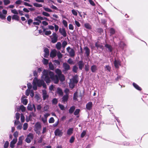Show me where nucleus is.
<instances>
[{"instance_id":"obj_21","label":"nucleus","mask_w":148,"mask_h":148,"mask_svg":"<svg viewBox=\"0 0 148 148\" xmlns=\"http://www.w3.org/2000/svg\"><path fill=\"white\" fill-rule=\"evenodd\" d=\"M63 66L65 70H68L70 69V66L66 63H64Z\"/></svg>"},{"instance_id":"obj_48","label":"nucleus","mask_w":148,"mask_h":148,"mask_svg":"<svg viewBox=\"0 0 148 148\" xmlns=\"http://www.w3.org/2000/svg\"><path fill=\"white\" fill-rule=\"evenodd\" d=\"M21 119L22 122H24L25 121V117L22 114H21Z\"/></svg>"},{"instance_id":"obj_47","label":"nucleus","mask_w":148,"mask_h":148,"mask_svg":"<svg viewBox=\"0 0 148 148\" xmlns=\"http://www.w3.org/2000/svg\"><path fill=\"white\" fill-rule=\"evenodd\" d=\"M28 124L27 123H24L23 125V129L24 130H26L28 127Z\"/></svg>"},{"instance_id":"obj_10","label":"nucleus","mask_w":148,"mask_h":148,"mask_svg":"<svg viewBox=\"0 0 148 148\" xmlns=\"http://www.w3.org/2000/svg\"><path fill=\"white\" fill-rule=\"evenodd\" d=\"M27 108L28 110H29L32 111L33 110V108H34V111H35L36 110V108L35 105L34 104H31V103L29 104H28Z\"/></svg>"},{"instance_id":"obj_52","label":"nucleus","mask_w":148,"mask_h":148,"mask_svg":"<svg viewBox=\"0 0 148 148\" xmlns=\"http://www.w3.org/2000/svg\"><path fill=\"white\" fill-rule=\"evenodd\" d=\"M77 97V92H76L74 94V96L73 97V99L74 100H76Z\"/></svg>"},{"instance_id":"obj_55","label":"nucleus","mask_w":148,"mask_h":148,"mask_svg":"<svg viewBox=\"0 0 148 148\" xmlns=\"http://www.w3.org/2000/svg\"><path fill=\"white\" fill-rule=\"evenodd\" d=\"M42 14L43 15L46 16H50V14L48 13L45 12H42Z\"/></svg>"},{"instance_id":"obj_16","label":"nucleus","mask_w":148,"mask_h":148,"mask_svg":"<svg viewBox=\"0 0 148 148\" xmlns=\"http://www.w3.org/2000/svg\"><path fill=\"white\" fill-rule=\"evenodd\" d=\"M114 64L115 67L116 68H118L120 66V62L116 60H115L114 62Z\"/></svg>"},{"instance_id":"obj_41","label":"nucleus","mask_w":148,"mask_h":148,"mask_svg":"<svg viewBox=\"0 0 148 148\" xmlns=\"http://www.w3.org/2000/svg\"><path fill=\"white\" fill-rule=\"evenodd\" d=\"M3 2L4 5H5L9 4L10 3V1L9 0H4Z\"/></svg>"},{"instance_id":"obj_37","label":"nucleus","mask_w":148,"mask_h":148,"mask_svg":"<svg viewBox=\"0 0 148 148\" xmlns=\"http://www.w3.org/2000/svg\"><path fill=\"white\" fill-rule=\"evenodd\" d=\"M42 62L45 65H47L49 63V60L43 58L42 60Z\"/></svg>"},{"instance_id":"obj_57","label":"nucleus","mask_w":148,"mask_h":148,"mask_svg":"<svg viewBox=\"0 0 148 148\" xmlns=\"http://www.w3.org/2000/svg\"><path fill=\"white\" fill-rule=\"evenodd\" d=\"M57 55L59 58H61L62 57V54L59 51L57 53Z\"/></svg>"},{"instance_id":"obj_58","label":"nucleus","mask_w":148,"mask_h":148,"mask_svg":"<svg viewBox=\"0 0 148 148\" xmlns=\"http://www.w3.org/2000/svg\"><path fill=\"white\" fill-rule=\"evenodd\" d=\"M43 8L46 11L49 12H52V10L51 9L48 8Z\"/></svg>"},{"instance_id":"obj_24","label":"nucleus","mask_w":148,"mask_h":148,"mask_svg":"<svg viewBox=\"0 0 148 148\" xmlns=\"http://www.w3.org/2000/svg\"><path fill=\"white\" fill-rule=\"evenodd\" d=\"M78 65L79 69H80L82 70L84 66V64L83 62L81 61H79L78 62Z\"/></svg>"},{"instance_id":"obj_45","label":"nucleus","mask_w":148,"mask_h":148,"mask_svg":"<svg viewBox=\"0 0 148 148\" xmlns=\"http://www.w3.org/2000/svg\"><path fill=\"white\" fill-rule=\"evenodd\" d=\"M56 73L58 75V76L62 74L61 71L58 69H57L55 70Z\"/></svg>"},{"instance_id":"obj_27","label":"nucleus","mask_w":148,"mask_h":148,"mask_svg":"<svg viewBox=\"0 0 148 148\" xmlns=\"http://www.w3.org/2000/svg\"><path fill=\"white\" fill-rule=\"evenodd\" d=\"M97 69V67L95 65H94L91 67V70L92 72H95Z\"/></svg>"},{"instance_id":"obj_5","label":"nucleus","mask_w":148,"mask_h":148,"mask_svg":"<svg viewBox=\"0 0 148 148\" xmlns=\"http://www.w3.org/2000/svg\"><path fill=\"white\" fill-rule=\"evenodd\" d=\"M51 42L53 43H55L56 42L58 39V36L56 34L55 32L53 33L52 35L51 36Z\"/></svg>"},{"instance_id":"obj_53","label":"nucleus","mask_w":148,"mask_h":148,"mask_svg":"<svg viewBox=\"0 0 148 148\" xmlns=\"http://www.w3.org/2000/svg\"><path fill=\"white\" fill-rule=\"evenodd\" d=\"M20 108L22 112H24L25 110V108L23 105H21L20 107Z\"/></svg>"},{"instance_id":"obj_32","label":"nucleus","mask_w":148,"mask_h":148,"mask_svg":"<svg viewBox=\"0 0 148 148\" xmlns=\"http://www.w3.org/2000/svg\"><path fill=\"white\" fill-rule=\"evenodd\" d=\"M57 49L58 50L60 49L61 47V44L60 42H58L57 43L56 45Z\"/></svg>"},{"instance_id":"obj_20","label":"nucleus","mask_w":148,"mask_h":148,"mask_svg":"<svg viewBox=\"0 0 148 148\" xmlns=\"http://www.w3.org/2000/svg\"><path fill=\"white\" fill-rule=\"evenodd\" d=\"M45 54L44 57L45 58H47L49 55V51L48 49L47 48H45L44 49Z\"/></svg>"},{"instance_id":"obj_34","label":"nucleus","mask_w":148,"mask_h":148,"mask_svg":"<svg viewBox=\"0 0 148 148\" xmlns=\"http://www.w3.org/2000/svg\"><path fill=\"white\" fill-rule=\"evenodd\" d=\"M12 19L18 21L19 19V17L17 15H14L12 16Z\"/></svg>"},{"instance_id":"obj_46","label":"nucleus","mask_w":148,"mask_h":148,"mask_svg":"<svg viewBox=\"0 0 148 148\" xmlns=\"http://www.w3.org/2000/svg\"><path fill=\"white\" fill-rule=\"evenodd\" d=\"M38 19L37 18V20H36L37 21V22H34L33 23V24L34 25H40V23H41V21L38 20Z\"/></svg>"},{"instance_id":"obj_59","label":"nucleus","mask_w":148,"mask_h":148,"mask_svg":"<svg viewBox=\"0 0 148 148\" xmlns=\"http://www.w3.org/2000/svg\"><path fill=\"white\" fill-rule=\"evenodd\" d=\"M67 44V42L64 41L62 43V47L63 48H64Z\"/></svg>"},{"instance_id":"obj_60","label":"nucleus","mask_w":148,"mask_h":148,"mask_svg":"<svg viewBox=\"0 0 148 148\" xmlns=\"http://www.w3.org/2000/svg\"><path fill=\"white\" fill-rule=\"evenodd\" d=\"M49 109V106H48L46 105L43 108V110L44 111H47Z\"/></svg>"},{"instance_id":"obj_56","label":"nucleus","mask_w":148,"mask_h":148,"mask_svg":"<svg viewBox=\"0 0 148 148\" xmlns=\"http://www.w3.org/2000/svg\"><path fill=\"white\" fill-rule=\"evenodd\" d=\"M75 139V138L74 136H72L70 138V139L69 140V142L71 143H73Z\"/></svg>"},{"instance_id":"obj_14","label":"nucleus","mask_w":148,"mask_h":148,"mask_svg":"<svg viewBox=\"0 0 148 148\" xmlns=\"http://www.w3.org/2000/svg\"><path fill=\"white\" fill-rule=\"evenodd\" d=\"M17 141V138H14L13 140L11 141L10 144V147L11 148H13L14 147V145Z\"/></svg>"},{"instance_id":"obj_3","label":"nucleus","mask_w":148,"mask_h":148,"mask_svg":"<svg viewBox=\"0 0 148 148\" xmlns=\"http://www.w3.org/2000/svg\"><path fill=\"white\" fill-rule=\"evenodd\" d=\"M42 125L40 123L38 122L36 123L34 125V130L39 135L40 134V131Z\"/></svg>"},{"instance_id":"obj_28","label":"nucleus","mask_w":148,"mask_h":148,"mask_svg":"<svg viewBox=\"0 0 148 148\" xmlns=\"http://www.w3.org/2000/svg\"><path fill=\"white\" fill-rule=\"evenodd\" d=\"M133 85L134 86L137 90H141V88L136 83H133Z\"/></svg>"},{"instance_id":"obj_44","label":"nucleus","mask_w":148,"mask_h":148,"mask_svg":"<svg viewBox=\"0 0 148 148\" xmlns=\"http://www.w3.org/2000/svg\"><path fill=\"white\" fill-rule=\"evenodd\" d=\"M55 121V120L54 118L53 117L50 118L49 120V123H53Z\"/></svg>"},{"instance_id":"obj_22","label":"nucleus","mask_w":148,"mask_h":148,"mask_svg":"<svg viewBox=\"0 0 148 148\" xmlns=\"http://www.w3.org/2000/svg\"><path fill=\"white\" fill-rule=\"evenodd\" d=\"M84 50L85 51V53L86 54V56L87 57L88 56L90 55V51L89 49L87 47H85L84 48Z\"/></svg>"},{"instance_id":"obj_39","label":"nucleus","mask_w":148,"mask_h":148,"mask_svg":"<svg viewBox=\"0 0 148 148\" xmlns=\"http://www.w3.org/2000/svg\"><path fill=\"white\" fill-rule=\"evenodd\" d=\"M95 45V46L97 48H99L100 49H103V47L102 45H100L97 42L96 43Z\"/></svg>"},{"instance_id":"obj_36","label":"nucleus","mask_w":148,"mask_h":148,"mask_svg":"<svg viewBox=\"0 0 148 148\" xmlns=\"http://www.w3.org/2000/svg\"><path fill=\"white\" fill-rule=\"evenodd\" d=\"M33 5L34 6L38 8L41 7L42 6L41 4L36 3H33Z\"/></svg>"},{"instance_id":"obj_11","label":"nucleus","mask_w":148,"mask_h":148,"mask_svg":"<svg viewBox=\"0 0 148 148\" xmlns=\"http://www.w3.org/2000/svg\"><path fill=\"white\" fill-rule=\"evenodd\" d=\"M59 32L64 37H65L66 36V33L64 29L60 28L59 29Z\"/></svg>"},{"instance_id":"obj_6","label":"nucleus","mask_w":148,"mask_h":148,"mask_svg":"<svg viewBox=\"0 0 148 148\" xmlns=\"http://www.w3.org/2000/svg\"><path fill=\"white\" fill-rule=\"evenodd\" d=\"M66 50L71 57H73L75 56V51L73 49L69 47L66 48Z\"/></svg>"},{"instance_id":"obj_19","label":"nucleus","mask_w":148,"mask_h":148,"mask_svg":"<svg viewBox=\"0 0 148 148\" xmlns=\"http://www.w3.org/2000/svg\"><path fill=\"white\" fill-rule=\"evenodd\" d=\"M57 52L56 50H54L51 52L50 54V56L52 58H54L55 57L56 55Z\"/></svg>"},{"instance_id":"obj_31","label":"nucleus","mask_w":148,"mask_h":148,"mask_svg":"<svg viewBox=\"0 0 148 148\" xmlns=\"http://www.w3.org/2000/svg\"><path fill=\"white\" fill-rule=\"evenodd\" d=\"M43 32L46 35H50L51 33V32L50 31H46L45 29H43Z\"/></svg>"},{"instance_id":"obj_51","label":"nucleus","mask_w":148,"mask_h":148,"mask_svg":"<svg viewBox=\"0 0 148 148\" xmlns=\"http://www.w3.org/2000/svg\"><path fill=\"white\" fill-rule=\"evenodd\" d=\"M63 24L64 25V26L66 27H67L68 26L67 22L65 20H63L62 21Z\"/></svg>"},{"instance_id":"obj_29","label":"nucleus","mask_w":148,"mask_h":148,"mask_svg":"<svg viewBox=\"0 0 148 148\" xmlns=\"http://www.w3.org/2000/svg\"><path fill=\"white\" fill-rule=\"evenodd\" d=\"M61 82H63L65 80V77L64 75L62 74L58 76Z\"/></svg>"},{"instance_id":"obj_25","label":"nucleus","mask_w":148,"mask_h":148,"mask_svg":"<svg viewBox=\"0 0 148 148\" xmlns=\"http://www.w3.org/2000/svg\"><path fill=\"white\" fill-rule=\"evenodd\" d=\"M73 128H69L67 132V134L70 135H71L73 132Z\"/></svg>"},{"instance_id":"obj_30","label":"nucleus","mask_w":148,"mask_h":148,"mask_svg":"<svg viewBox=\"0 0 148 148\" xmlns=\"http://www.w3.org/2000/svg\"><path fill=\"white\" fill-rule=\"evenodd\" d=\"M68 95L66 94L64 95L63 97L62 101L64 102L68 100Z\"/></svg>"},{"instance_id":"obj_38","label":"nucleus","mask_w":148,"mask_h":148,"mask_svg":"<svg viewBox=\"0 0 148 148\" xmlns=\"http://www.w3.org/2000/svg\"><path fill=\"white\" fill-rule=\"evenodd\" d=\"M22 102L23 104L25 105H26L27 104V101L26 99H24V98H22Z\"/></svg>"},{"instance_id":"obj_15","label":"nucleus","mask_w":148,"mask_h":148,"mask_svg":"<svg viewBox=\"0 0 148 148\" xmlns=\"http://www.w3.org/2000/svg\"><path fill=\"white\" fill-rule=\"evenodd\" d=\"M105 47L106 48L107 51L109 52H111L113 49L112 47L110 45L106 44L105 45Z\"/></svg>"},{"instance_id":"obj_17","label":"nucleus","mask_w":148,"mask_h":148,"mask_svg":"<svg viewBox=\"0 0 148 148\" xmlns=\"http://www.w3.org/2000/svg\"><path fill=\"white\" fill-rule=\"evenodd\" d=\"M24 139V137L23 136H22L19 137L17 145H21L22 143L23 140Z\"/></svg>"},{"instance_id":"obj_63","label":"nucleus","mask_w":148,"mask_h":148,"mask_svg":"<svg viewBox=\"0 0 148 148\" xmlns=\"http://www.w3.org/2000/svg\"><path fill=\"white\" fill-rule=\"evenodd\" d=\"M69 29L70 30H73L74 27L72 24H69Z\"/></svg>"},{"instance_id":"obj_61","label":"nucleus","mask_w":148,"mask_h":148,"mask_svg":"<svg viewBox=\"0 0 148 148\" xmlns=\"http://www.w3.org/2000/svg\"><path fill=\"white\" fill-rule=\"evenodd\" d=\"M110 32L111 34H114L115 31L114 29L112 28H111L110 29Z\"/></svg>"},{"instance_id":"obj_26","label":"nucleus","mask_w":148,"mask_h":148,"mask_svg":"<svg viewBox=\"0 0 148 148\" xmlns=\"http://www.w3.org/2000/svg\"><path fill=\"white\" fill-rule=\"evenodd\" d=\"M57 92L60 95H62L63 94V92L62 91V89L59 88H58L57 90Z\"/></svg>"},{"instance_id":"obj_50","label":"nucleus","mask_w":148,"mask_h":148,"mask_svg":"<svg viewBox=\"0 0 148 148\" xmlns=\"http://www.w3.org/2000/svg\"><path fill=\"white\" fill-rule=\"evenodd\" d=\"M11 12L12 13H13L14 14H18V12L17 11V10L15 9L11 10Z\"/></svg>"},{"instance_id":"obj_2","label":"nucleus","mask_w":148,"mask_h":148,"mask_svg":"<svg viewBox=\"0 0 148 148\" xmlns=\"http://www.w3.org/2000/svg\"><path fill=\"white\" fill-rule=\"evenodd\" d=\"M43 82L41 81L40 80H38L36 77L33 80V88L34 90H36L37 89V86L40 87L41 85Z\"/></svg>"},{"instance_id":"obj_1","label":"nucleus","mask_w":148,"mask_h":148,"mask_svg":"<svg viewBox=\"0 0 148 148\" xmlns=\"http://www.w3.org/2000/svg\"><path fill=\"white\" fill-rule=\"evenodd\" d=\"M42 73V78L47 83H49L50 82L51 79L55 84L58 83V77L57 75H55L53 72L44 70Z\"/></svg>"},{"instance_id":"obj_12","label":"nucleus","mask_w":148,"mask_h":148,"mask_svg":"<svg viewBox=\"0 0 148 148\" xmlns=\"http://www.w3.org/2000/svg\"><path fill=\"white\" fill-rule=\"evenodd\" d=\"M30 93V95L32 97H33L34 96V93L33 91L27 89L26 90V91L25 94L26 95L28 96L29 95V93Z\"/></svg>"},{"instance_id":"obj_18","label":"nucleus","mask_w":148,"mask_h":148,"mask_svg":"<svg viewBox=\"0 0 148 148\" xmlns=\"http://www.w3.org/2000/svg\"><path fill=\"white\" fill-rule=\"evenodd\" d=\"M92 106V102H89L86 105V108L87 109L90 110L91 109Z\"/></svg>"},{"instance_id":"obj_9","label":"nucleus","mask_w":148,"mask_h":148,"mask_svg":"<svg viewBox=\"0 0 148 148\" xmlns=\"http://www.w3.org/2000/svg\"><path fill=\"white\" fill-rule=\"evenodd\" d=\"M56 136H61L63 134V132L61 130L59 129H57L54 132Z\"/></svg>"},{"instance_id":"obj_4","label":"nucleus","mask_w":148,"mask_h":148,"mask_svg":"<svg viewBox=\"0 0 148 148\" xmlns=\"http://www.w3.org/2000/svg\"><path fill=\"white\" fill-rule=\"evenodd\" d=\"M78 81L77 78L76 77H74L70 79V82L69 83L70 87L71 88H73L75 86V84L77 83Z\"/></svg>"},{"instance_id":"obj_49","label":"nucleus","mask_w":148,"mask_h":148,"mask_svg":"<svg viewBox=\"0 0 148 148\" xmlns=\"http://www.w3.org/2000/svg\"><path fill=\"white\" fill-rule=\"evenodd\" d=\"M9 145V143L7 141H6L4 145V148H8Z\"/></svg>"},{"instance_id":"obj_13","label":"nucleus","mask_w":148,"mask_h":148,"mask_svg":"<svg viewBox=\"0 0 148 148\" xmlns=\"http://www.w3.org/2000/svg\"><path fill=\"white\" fill-rule=\"evenodd\" d=\"M42 92L43 99V100H45L48 98L49 96L48 95H47V92L45 90H43Z\"/></svg>"},{"instance_id":"obj_33","label":"nucleus","mask_w":148,"mask_h":148,"mask_svg":"<svg viewBox=\"0 0 148 148\" xmlns=\"http://www.w3.org/2000/svg\"><path fill=\"white\" fill-rule=\"evenodd\" d=\"M77 12H78L79 13H80V12L77 10H75L73 9L71 10V12H72V14L73 15H74L75 16H77Z\"/></svg>"},{"instance_id":"obj_54","label":"nucleus","mask_w":148,"mask_h":148,"mask_svg":"<svg viewBox=\"0 0 148 148\" xmlns=\"http://www.w3.org/2000/svg\"><path fill=\"white\" fill-rule=\"evenodd\" d=\"M86 132L85 130L83 131L81 134V137L82 138H83L86 134Z\"/></svg>"},{"instance_id":"obj_42","label":"nucleus","mask_w":148,"mask_h":148,"mask_svg":"<svg viewBox=\"0 0 148 148\" xmlns=\"http://www.w3.org/2000/svg\"><path fill=\"white\" fill-rule=\"evenodd\" d=\"M49 67L50 69L52 70H53L54 69V66L51 63H49Z\"/></svg>"},{"instance_id":"obj_40","label":"nucleus","mask_w":148,"mask_h":148,"mask_svg":"<svg viewBox=\"0 0 148 148\" xmlns=\"http://www.w3.org/2000/svg\"><path fill=\"white\" fill-rule=\"evenodd\" d=\"M6 16L3 14L1 12H0V18L2 19H5Z\"/></svg>"},{"instance_id":"obj_8","label":"nucleus","mask_w":148,"mask_h":148,"mask_svg":"<svg viewBox=\"0 0 148 148\" xmlns=\"http://www.w3.org/2000/svg\"><path fill=\"white\" fill-rule=\"evenodd\" d=\"M50 115V114L49 113H47L44 114L43 116L41 117V120L44 123H45L47 122V118Z\"/></svg>"},{"instance_id":"obj_7","label":"nucleus","mask_w":148,"mask_h":148,"mask_svg":"<svg viewBox=\"0 0 148 148\" xmlns=\"http://www.w3.org/2000/svg\"><path fill=\"white\" fill-rule=\"evenodd\" d=\"M33 134L32 133H29L27 135V137L25 140V141L27 143H29L31 142V140H33Z\"/></svg>"},{"instance_id":"obj_43","label":"nucleus","mask_w":148,"mask_h":148,"mask_svg":"<svg viewBox=\"0 0 148 148\" xmlns=\"http://www.w3.org/2000/svg\"><path fill=\"white\" fill-rule=\"evenodd\" d=\"M37 19H38V20H48L47 18L45 17H42L41 16H38L37 17Z\"/></svg>"},{"instance_id":"obj_62","label":"nucleus","mask_w":148,"mask_h":148,"mask_svg":"<svg viewBox=\"0 0 148 148\" xmlns=\"http://www.w3.org/2000/svg\"><path fill=\"white\" fill-rule=\"evenodd\" d=\"M67 62L70 64H74L73 61L71 58L68 60Z\"/></svg>"},{"instance_id":"obj_23","label":"nucleus","mask_w":148,"mask_h":148,"mask_svg":"<svg viewBox=\"0 0 148 148\" xmlns=\"http://www.w3.org/2000/svg\"><path fill=\"white\" fill-rule=\"evenodd\" d=\"M84 26L86 28L89 29H91L92 28L91 26L88 23H85Z\"/></svg>"},{"instance_id":"obj_35","label":"nucleus","mask_w":148,"mask_h":148,"mask_svg":"<svg viewBox=\"0 0 148 148\" xmlns=\"http://www.w3.org/2000/svg\"><path fill=\"white\" fill-rule=\"evenodd\" d=\"M75 107L74 106H72L71 107L70 109H69V112L71 114L74 111V110L75 109Z\"/></svg>"},{"instance_id":"obj_64","label":"nucleus","mask_w":148,"mask_h":148,"mask_svg":"<svg viewBox=\"0 0 148 148\" xmlns=\"http://www.w3.org/2000/svg\"><path fill=\"white\" fill-rule=\"evenodd\" d=\"M75 24L76 25V26L77 27H80V24L79 22H78V21H77L76 20H75Z\"/></svg>"}]
</instances>
